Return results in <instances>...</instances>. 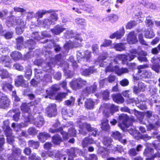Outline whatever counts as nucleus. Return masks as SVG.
I'll return each mask as SVG.
<instances>
[{
	"label": "nucleus",
	"instance_id": "9b49d317",
	"mask_svg": "<svg viewBox=\"0 0 160 160\" xmlns=\"http://www.w3.org/2000/svg\"><path fill=\"white\" fill-rule=\"evenodd\" d=\"M27 122L28 123V122L33 123L35 126L38 127H41L44 123V119L42 116H39L34 119L28 117V119Z\"/></svg>",
	"mask_w": 160,
	"mask_h": 160
},
{
	"label": "nucleus",
	"instance_id": "774afa93",
	"mask_svg": "<svg viewBox=\"0 0 160 160\" xmlns=\"http://www.w3.org/2000/svg\"><path fill=\"white\" fill-rule=\"evenodd\" d=\"M64 73L67 78H72L73 75V71H64Z\"/></svg>",
	"mask_w": 160,
	"mask_h": 160
},
{
	"label": "nucleus",
	"instance_id": "8fccbe9b",
	"mask_svg": "<svg viewBox=\"0 0 160 160\" xmlns=\"http://www.w3.org/2000/svg\"><path fill=\"white\" fill-rule=\"evenodd\" d=\"M114 48L117 51H121L125 50V47L123 44L119 43L115 44Z\"/></svg>",
	"mask_w": 160,
	"mask_h": 160
},
{
	"label": "nucleus",
	"instance_id": "c9c22d12",
	"mask_svg": "<svg viewBox=\"0 0 160 160\" xmlns=\"http://www.w3.org/2000/svg\"><path fill=\"white\" fill-rule=\"evenodd\" d=\"M118 16L114 14H111L108 15L103 19L104 21L106 22L108 21H111L112 22H114L118 20Z\"/></svg>",
	"mask_w": 160,
	"mask_h": 160
},
{
	"label": "nucleus",
	"instance_id": "4c0bfd02",
	"mask_svg": "<svg viewBox=\"0 0 160 160\" xmlns=\"http://www.w3.org/2000/svg\"><path fill=\"white\" fill-rule=\"evenodd\" d=\"M94 141L92 138L87 137L82 141V145L83 147H86L88 145L94 143Z\"/></svg>",
	"mask_w": 160,
	"mask_h": 160
},
{
	"label": "nucleus",
	"instance_id": "1a4fd4ad",
	"mask_svg": "<svg viewBox=\"0 0 160 160\" xmlns=\"http://www.w3.org/2000/svg\"><path fill=\"white\" fill-rule=\"evenodd\" d=\"M10 100L8 97L0 91V108H5L10 105Z\"/></svg>",
	"mask_w": 160,
	"mask_h": 160
},
{
	"label": "nucleus",
	"instance_id": "dca6fc26",
	"mask_svg": "<svg viewBox=\"0 0 160 160\" xmlns=\"http://www.w3.org/2000/svg\"><path fill=\"white\" fill-rule=\"evenodd\" d=\"M152 144L157 152L151 157L147 158L146 160H154L156 158H160V144L155 141L152 143Z\"/></svg>",
	"mask_w": 160,
	"mask_h": 160
},
{
	"label": "nucleus",
	"instance_id": "49530a36",
	"mask_svg": "<svg viewBox=\"0 0 160 160\" xmlns=\"http://www.w3.org/2000/svg\"><path fill=\"white\" fill-rule=\"evenodd\" d=\"M28 146L33 148L37 149L39 146V143L38 141H35L32 140L29 141L28 142Z\"/></svg>",
	"mask_w": 160,
	"mask_h": 160
},
{
	"label": "nucleus",
	"instance_id": "f704fd0d",
	"mask_svg": "<svg viewBox=\"0 0 160 160\" xmlns=\"http://www.w3.org/2000/svg\"><path fill=\"white\" fill-rule=\"evenodd\" d=\"M113 100L118 103H122L124 102V99L121 94H117L112 95Z\"/></svg>",
	"mask_w": 160,
	"mask_h": 160
},
{
	"label": "nucleus",
	"instance_id": "4468645a",
	"mask_svg": "<svg viewBox=\"0 0 160 160\" xmlns=\"http://www.w3.org/2000/svg\"><path fill=\"white\" fill-rule=\"evenodd\" d=\"M119 123L118 125L122 129H123L125 127H127V122L128 120V117L125 114H122L119 117Z\"/></svg>",
	"mask_w": 160,
	"mask_h": 160
},
{
	"label": "nucleus",
	"instance_id": "c85d7f7f",
	"mask_svg": "<svg viewBox=\"0 0 160 160\" xmlns=\"http://www.w3.org/2000/svg\"><path fill=\"white\" fill-rule=\"evenodd\" d=\"M2 62L4 66L10 67L11 66V59L8 56H2L0 58V62Z\"/></svg>",
	"mask_w": 160,
	"mask_h": 160
},
{
	"label": "nucleus",
	"instance_id": "b1692460",
	"mask_svg": "<svg viewBox=\"0 0 160 160\" xmlns=\"http://www.w3.org/2000/svg\"><path fill=\"white\" fill-rule=\"evenodd\" d=\"M144 116L147 118L148 122L149 123H151L153 121H154L158 118V116L153 114L152 112L149 111L145 112Z\"/></svg>",
	"mask_w": 160,
	"mask_h": 160
},
{
	"label": "nucleus",
	"instance_id": "338daca9",
	"mask_svg": "<svg viewBox=\"0 0 160 160\" xmlns=\"http://www.w3.org/2000/svg\"><path fill=\"white\" fill-rule=\"evenodd\" d=\"M65 36L66 38H74L75 36L72 30L68 31L65 34Z\"/></svg>",
	"mask_w": 160,
	"mask_h": 160
},
{
	"label": "nucleus",
	"instance_id": "e2e57ef3",
	"mask_svg": "<svg viewBox=\"0 0 160 160\" xmlns=\"http://www.w3.org/2000/svg\"><path fill=\"white\" fill-rule=\"evenodd\" d=\"M76 22L78 24L82 26H85L86 25L85 20L82 18H78L75 20Z\"/></svg>",
	"mask_w": 160,
	"mask_h": 160
},
{
	"label": "nucleus",
	"instance_id": "a211bd4d",
	"mask_svg": "<svg viewBox=\"0 0 160 160\" xmlns=\"http://www.w3.org/2000/svg\"><path fill=\"white\" fill-rule=\"evenodd\" d=\"M60 86L57 85H52L51 88H49L46 90V92L48 95L45 96V98H47L48 97L50 98H51V96L54 95L55 92L60 90Z\"/></svg>",
	"mask_w": 160,
	"mask_h": 160
},
{
	"label": "nucleus",
	"instance_id": "7ed1b4c3",
	"mask_svg": "<svg viewBox=\"0 0 160 160\" xmlns=\"http://www.w3.org/2000/svg\"><path fill=\"white\" fill-rule=\"evenodd\" d=\"M75 40L73 42L69 41L64 45V48L66 50H68L69 48H76L81 46V42L83 41L82 37L79 35L75 36Z\"/></svg>",
	"mask_w": 160,
	"mask_h": 160
},
{
	"label": "nucleus",
	"instance_id": "5701e85b",
	"mask_svg": "<svg viewBox=\"0 0 160 160\" xmlns=\"http://www.w3.org/2000/svg\"><path fill=\"white\" fill-rule=\"evenodd\" d=\"M65 29L66 28L63 26L58 24L55 26L53 28L51 29V31L53 34L58 35Z\"/></svg>",
	"mask_w": 160,
	"mask_h": 160
},
{
	"label": "nucleus",
	"instance_id": "2eb2a0df",
	"mask_svg": "<svg viewBox=\"0 0 160 160\" xmlns=\"http://www.w3.org/2000/svg\"><path fill=\"white\" fill-rule=\"evenodd\" d=\"M46 110L47 115L49 117L55 116L57 115L56 107L55 104H50Z\"/></svg>",
	"mask_w": 160,
	"mask_h": 160
},
{
	"label": "nucleus",
	"instance_id": "3c124183",
	"mask_svg": "<svg viewBox=\"0 0 160 160\" xmlns=\"http://www.w3.org/2000/svg\"><path fill=\"white\" fill-rule=\"evenodd\" d=\"M49 42H50V45L48 46V47L49 48H51L52 46H54L55 47L54 50L56 52H58L59 51L60 49L61 48L59 45H56L54 43V41L53 40H50L49 41Z\"/></svg>",
	"mask_w": 160,
	"mask_h": 160
},
{
	"label": "nucleus",
	"instance_id": "72a5a7b5",
	"mask_svg": "<svg viewBox=\"0 0 160 160\" xmlns=\"http://www.w3.org/2000/svg\"><path fill=\"white\" fill-rule=\"evenodd\" d=\"M50 135L47 132H43L40 133L38 137L40 141L44 142L48 138L50 137Z\"/></svg>",
	"mask_w": 160,
	"mask_h": 160
},
{
	"label": "nucleus",
	"instance_id": "4be33fe9",
	"mask_svg": "<svg viewBox=\"0 0 160 160\" xmlns=\"http://www.w3.org/2000/svg\"><path fill=\"white\" fill-rule=\"evenodd\" d=\"M62 57L60 54L57 55L55 59L51 58L49 62H47L48 66L50 68L52 67L55 66V65L61 61Z\"/></svg>",
	"mask_w": 160,
	"mask_h": 160
},
{
	"label": "nucleus",
	"instance_id": "0eeeda50",
	"mask_svg": "<svg viewBox=\"0 0 160 160\" xmlns=\"http://www.w3.org/2000/svg\"><path fill=\"white\" fill-rule=\"evenodd\" d=\"M39 102V100H36L33 103V104L32 102H31L30 103H23L22 104V105L21 107V109L22 111L26 113V115H25V117L26 118H27L28 119V117H29L28 116L29 114L31 112L30 109H31V108L33 107V106H35V104H37ZM35 106H34L33 108V109H34V111H35Z\"/></svg>",
	"mask_w": 160,
	"mask_h": 160
},
{
	"label": "nucleus",
	"instance_id": "a19ab883",
	"mask_svg": "<svg viewBox=\"0 0 160 160\" xmlns=\"http://www.w3.org/2000/svg\"><path fill=\"white\" fill-rule=\"evenodd\" d=\"M101 128L102 130L108 131L110 129V126L108 123V120L106 118L101 121Z\"/></svg>",
	"mask_w": 160,
	"mask_h": 160
},
{
	"label": "nucleus",
	"instance_id": "bf43d9fd",
	"mask_svg": "<svg viewBox=\"0 0 160 160\" xmlns=\"http://www.w3.org/2000/svg\"><path fill=\"white\" fill-rule=\"evenodd\" d=\"M132 113L134 112V114L137 116L139 120L140 121V122L143 124H145V123L143 121V118L142 117L139 115L138 112L137 111H132Z\"/></svg>",
	"mask_w": 160,
	"mask_h": 160
},
{
	"label": "nucleus",
	"instance_id": "412c9836",
	"mask_svg": "<svg viewBox=\"0 0 160 160\" xmlns=\"http://www.w3.org/2000/svg\"><path fill=\"white\" fill-rule=\"evenodd\" d=\"M49 131L50 132L52 133L60 132L62 135L63 139L64 140L67 139L70 136L68 133L66 132H64L62 130V127H60L58 129L50 128L49 129Z\"/></svg>",
	"mask_w": 160,
	"mask_h": 160
},
{
	"label": "nucleus",
	"instance_id": "e433bc0d",
	"mask_svg": "<svg viewBox=\"0 0 160 160\" xmlns=\"http://www.w3.org/2000/svg\"><path fill=\"white\" fill-rule=\"evenodd\" d=\"M27 121H26L25 123H22L21 124H18L17 125H16L15 123H13L12 124V127L13 128L14 130L18 131L22 127L27 126L28 125V123Z\"/></svg>",
	"mask_w": 160,
	"mask_h": 160
},
{
	"label": "nucleus",
	"instance_id": "09e8293b",
	"mask_svg": "<svg viewBox=\"0 0 160 160\" xmlns=\"http://www.w3.org/2000/svg\"><path fill=\"white\" fill-rule=\"evenodd\" d=\"M11 56L14 60H18L20 59L22 57L21 53L18 51H14L11 54Z\"/></svg>",
	"mask_w": 160,
	"mask_h": 160
},
{
	"label": "nucleus",
	"instance_id": "58836bf2",
	"mask_svg": "<svg viewBox=\"0 0 160 160\" xmlns=\"http://www.w3.org/2000/svg\"><path fill=\"white\" fill-rule=\"evenodd\" d=\"M150 144L147 143L145 145L147 148L145 149L143 152V154L146 157H148L149 155H151L154 152V149L149 147Z\"/></svg>",
	"mask_w": 160,
	"mask_h": 160
},
{
	"label": "nucleus",
	"instance_id": "7c9ffc66",
	"mask_svg": "<svg viewBox=\"0 0 160 160\" xmlns=\"http://www.w3.org/2000/svg\"><path fill=\"white\" fill-rule=\"evenodd\" d=\"M106 70H120L119 65L115 60L110 63L107 67Z\"/></svg>",
	"mask_w": 160,
	"mask_h": 160
},
{
	"label": "nucleus",
	"instance_id": "cd10ccee",
	"mask_svg": "<svg viewBox=\"0 0 160 160\" xmlns=\"http://www.w3.org/2000/svg\"><path fill=\"white\" fill-rule=\"evenodd\" d=\"M127 42L130 44H133L136 43L138 40L134 32H131L128 35L127 37Z\"/></svg>",
	"mask_w": 160,
	"mask_h": 160
},
{
	"label": "nucleus",
	"instance_id": "79ce46f5",
	"mask_svg": "<svg viewBox=\"0 0 160 160\" xmlns=\"http://www.w3.org/2000/svg\"><path fill=\"white\" fill-rule=\"evenodd\" d=\"M25 44V47L28 48L29 49H32L35 48V42L32 39L28 40Z\"/></svg>",
	"mask_w": 160,
	"mask_h": 160
},
{
	"label": "nucleus",
	"instance_id": "6ab92c4d",
	"mask_svg": "<svg viewBox=\"0 0 160 160\" xmlns=\"http://www.w3.org/2000/svg\"><path fill=\"white\" fill-rule=\"evenodd\" d=\"M97 89V85L94 83L93 85L88 86L83 91L82 95L83 96H87L88 94L94 92Z\"/></svg>",
	"mask_w": 160,
	"mask_h": 160
},
{
	"label": "nucleus",
	"instance_id": "69168bd1",
	"mask_svg": "<svg viewBox=\"0 0 160 160\" xmlns=\"http://www.w3.org/2000/svg\"><path fill=\"white\" fill-rule=\"evenodd\" d=\"M67 93L62 92L58 94L56 97V99L57 100L61 101L62 99L64 98L67 95Z\"/></svg>",
	"mask_w": 160,
	"mask_h": 160
},
{
	"label": "nucleus",
	"instance_id": "a18cd8bd",
	"mask_svg": "<svg viewBox=\"0 0 160 160\" xmlns=\"http://www.w3.org/2000/svg\"><path fill=\"white\" fill-rule=\"evenodd\" d=\"M52 142L56 145L59 144L62 141V139L59 135H55L52 138Z\"/></svg>",
	"mask_w": 160,
	"mask_h": 160
},
{
	"label": "nucleus",
	"instance_id": "f8f14e48",
	"mask_svg": "<svg viewBox=\"0 0 160 160\" xmlns=\"http://www.w3.org/2000/svg\"><path fill=\"white\" fill-rule=\"evenodd\" d=\"M77 59L78 62H79L80 59H83V58L86 59V61L89 62L91 57V52L88 51H85L82 52L79 51L77 53Z\"/></svg>",
	"mask_w": 160,
	"mask_h": 160
},
{
	"label": "nucleus",
	"instance_id": "ea45409f",
	"mask_svg": "<svg viewBox=\"0 0 160 160\" xmlns=\"http://www.w3.org/2000/svg\"><path fill=\"white\" fill-rule=\"evenodd\" d=\"M95 102L91 99H87L85 102V106L87 109H91L93 108Z\"/></svg>",
	"mask_w": 160,
	"mask_h": 160
},
{
	"label": "nucleus",
	"instance_id": "864d4df0",
	"mask_svg": "<svg viewBox=\"0 0 160 160\" xmlns=\"http://www.w3.org/2000/svg\"><path fill=\"white\" fill-rule=\"evenodd\" d=\"M154 35L153 31L152 30L146 31L145 33V36L147 38H152Z\"/></svg>",
	"mask_w": 160,
	"mask_h": 160
},
{
	"label": "nucleus",
	"instance_id": "6e6d98bb",
	"mask_svg": "<svg viewBox=\"0 0 160 160\" xmlns=\"http://www.w3.org/2000/svg\"><path fill=\"white\" fill-rule=\"evenodd\" d=\"M28 132L30 135H35L38 132V131L33 127L29 128L28 130Z\"/></svg>",
	"mask_w": 160,
	"mask_h": 160
},
{
	"label": "nucleus",
	"instance_id": "c03bdc74",
	"mask_svg": "<svg viewBox=\"0 0 160 160\" xmlns=\"http://www.w3.org/2000/svg\"><path fill=\"white\" fill-rule=\"evenodd\" d=\"M2 87V89L5 91H7V90L11 91L13 88V86L11 84L5 82H3Z\"/></svg>",
	"mask_w": 160,
	"mask_h": 160
},
{
	"label": "nucleus",
	"instance_id": "052dcab7",
	"mask_svg": "<svg viewBox=\"0 0 160 160\" xmlns=\"http://www.w3.org/2000/svg\"><path fill=\"white\" fill-rule=\"evenodd\" d=\"M137 23L135 21H131L127 24L126 28L127 29H130L136 25Z\"/></svg>",
	"mask_w": 160,
	"mask_h": 160
},
{
	"label": "nucleus",
	"instance_id": "20e7f679",
	"mask_svg": "<svg viewBox=\"0 0 160 160\" xmlns=\"http://www.w3.org/2000/svg\"><path fill=\"white\" fill-rule=\"evenodd\" d=\"M9 124L8 120L5 121L3 122L2 127L7 137V142L12 144L14 141V137L12 135V130L9 126Z\"/></svg>",
	"mask_w": 160,
	"mask_h": 160
},
{
	"label": "nucleus",
	"instance_id": "4d7b16f0",
	"mask_svg": "<svg viewBox=\"0 0 160 160\" xmlns=\"http://www.w3.org/2000/svg\"><path fill=\"white\" fill-rule=\"evenodd\" d=\"M144 5L147 8L152 9H155L157 8L155 4L152 3L148 2V1L145 2Z\"/></svg>",
	"mask_w": 160,
	"mask_h": 160
},
{
	"label": "nucleus",
	"instance_id": "a878e982",
	"mask_svg": "<svg viewBox=\"0 0 160 160\" xmlns=\"http://www.w3.org/2000/svg\"><path fill=\"white\" fill-rule=\"evenodd\" d=\"M112 136L114 138L118 140L123 144H125L126 143L127 140L122 138L121 133L119 132L116 131L112 132Z\"/></svg>",
	"mask_w": 160,
	"mask_h": 160
},
{
	"label": "nucleus",
	"instance_id": "13d9d810",
	"mask_svg": "<svg viewBox=\"0 0 160 160\" xmlns=\"http://www.w3.org/2000/svg\"><path fill=\"white\" fill-rule=\"evenodd\" d=\"M75 102V99L72 97H71L70 99L66 100L65 102V105L70 106L73 105Z\"/></svg>",
	"mask_w": 160,
	"mask_h": 160
},
{
	"label": "nucleus",
	"instance_id": "f257e3e1",
	"mask_svg": "<svg viewBox=\"0 0 160 160\" xmlns=\"http://www.w3.org/2000/svg\"><path fill=\"white\" fill-rule=\"evenodd\" d=\"M52 10L46 11L42 10L39 11L36 13V16L37 17L38 24V25L42 27L48 28L51 25L55 23L58 19V15L56 13H53L51 14L50 17L48 18L44 19L42 21H41L39 19L42 17L44 14L46 13L52 12Z\"/></svg>",
	"mask_w": 160,
	"mask_h": 160
},
{
	"label": "nucleus",
	"instance_id": "f3484780",
	"mask_svg": "<svg viewBox=\"0 0 160 160\" xmlns=\"http://www.w3.org/2000/svg\"><path fill=\"white\" fill-rule=\"evenodd\" d=\"M133 73V78L134 81H137L142 78L147 77L146 74L147 73L146 71H136L137 72H133V71H131Z\"/></svg>",
	"mask_w": 160,
	"mask_h": 160
},
{
	"label": "nucleus",
	"instance_id": "423d86ee",
	"mask_svg": "<svg viewBox=\"0 0 160 160\" xmlns=\"http://www.w3.org/2000/svg\"><path fill=\"white\" fill-rule=\"evenodd\" d=\"M21 152L22 150L20 149L13 146L12 153L8 157V160H27L26 157L25 156H21L20 158V159H18Z\"/></svg>",
	"mask_w": 160,
	"mask_h": 160
},
{
	"label": "nucleus",
	"instance_id": "ddd939ff",
	"mask_svg": "<svg viewBox=\"0 0 160 160\" xmlns=\"http://www.w3.org/2000/svg\"><path fill=\"white\" fill-rule=\"evenodd\" d=\"M102 149V150L101 151V154L103 157L107 156L109 152H112L113 151L118 150L117 147L114 146L112 144L105 148L101 147L99 148L100 151H101Z\"/></svg>",
	"mask_w": 160,
	"mask_h": 160
},
{
	"label": "nucleus",
	"instance_id": "2f4dec72",
	"mask_svg": "<svg viewBox=\"0 0 160 160\" xmlns=\"http://www.w3.org/2000/svg\"><path fill=\"white\" fill-rule=\"evenodd\" d=\"M107 53H105L104 55H102L100 56L98 59V62L99 63V66L100 67H104L107 64L106 62H104L107 57Z\"/></svg>",
	"mask_w": 160,
	"mask_h": 160
},
{
	"label": "nucleus",
	"instance_id": "680f3d73",
	"mask_svg": "<svg viewBox=\"0 0 160 160\" xmlns=\"http://www.w3.org/2000/svg\"><path fill=\"white\" fill-rule=\"evenodd\" d=\"M0 76L2 78H8L9 75L7 71H0Z\"/></svg>",
	"mask_w": 160,
	"mask_h": 160
},
{
	"label": "nucleus",
	"instance_id": "37998d69",
	"mask_svg": "<svg viewBox=\"0 0 160 160\" xmlns=\"http://www.w3.org/2000/svg\"><path fill=\"white\" fill-rule=\"evenodd\" d=\"M17 48L18 49H20L23 46V39L22 37H19L16 38Z\"/></svg>",
	"mask_w": 160,
	"mask_h": 160
},
{
	"label": "nucleus",
	"instance_id": "c756f323",
	"mask_svg": "<svg viewBox=\"0 0 160 160\" xmlns=\"http://www.w3.org/2000/svg\"><path fill=\"white\" fill-rule=\"evenodd\" d=\"M12 113H14L13 115V119L15 121H18L19 119V116L20 113L19 110L17 109H13L12 110L9 111L8 112V115L9 116H12Z\"/></svg>",
	"mask_w": 160,
	"mask_h": 160
},
{
	"label": "nucleus",
	"instance_id": "39448f33",
	"mask_svg": "<svg viewBox=\"0 0 160 160\" xmlns=\"http://www.w3.org/2000/svg\"><path fill=\"white\" fill-rule=\"evenodd\" d=\"M86 81L81 78L74 79L70 82V86L73 90H77L81 88L85 85Z\"/></svg>",
	"mask_w": 160,
	"mask_h": 160
},
{
	"label": "nucleus",
	"instance_id": "473e14b6",
	"mask_svg": "<svg viewBox=\"0 0 160 160\" xmlns=\"http://www.w3.org/2000/svg\"><path fill=\"white\" fill-rule=\"evenodd\" d=\"M79 150L77 148H72L68 150L69 156L68 160H73V158L76 157V153H77Z\"/></svg>",
	"mask_w": 160,
	"mask_h": 160
},
{
	"label": "nucleus",
	"instance_id": "6e6552de",
	"mask_svg": "<svg viewBox=\"0 0 160 160\" xmlns=\"http://www.w3.org/2000/svg\"><path fill=\"white\" fill-rule=\"evenodd\" d=\"M141 96H139L137 99V101L135 100L133 98H128L127 101L129 103L135 102L136 106L142 110L146 109L147 108L145 105V102L141 100Z\"/></svg>",
	"mask_w": 160,
	"mask_h": 160
},
{
	"label": "nucleus",
	"instance_id": "393cba45",
	"mask_svg": "<svg viewBox=\"0 0 160 160\" xmlns=\"http://www.w3.org/2000/svg\"><path fill=\"white\" fill-rule=\"evenodd\" d=\"M15 84L17 87L22 86L26 87L28 86V82L23 79V77L22 76H20L17 77L15 81Z\"/></svg>",
	"mask_w": 160,
	"mask_h": 160
},
{
	"label": "nucleus",
	"instance_id": "0e129e2a",
	"mask_svg": "<svg viewBox=\"0 0 160 160\" xmlns=\"http://www.w3.org/2000/svg\"><path fill=\"white\" fill-rule=\"evenodd\" d=\"M151 18V17H148L146 18L145 22L146 25L148 27L152 26L153 23V22Z\"/></svg>",
	"mask_w": 160,
	"mask_h": 160
},
{
	"label": "nucleus",
	"instance_id": "f03ea898",
	"mask_svg": "<svg viewBox=\"0 0 160 160\" xmlns=\"http://www.w3.org/2000/svg\"><path fill=\"white\" fill-rule=\"evenodd\" d=\"M77 124L79 127L80 132L82 134H85L88 132H90L92 135L96 136L98 134V131L96 128H94L91 127L90 124L87 123H82L81 120H78Z\"/></svg>",
	"mask_w": 160,
	"mask_h": 160
},
{
	"label": "nucleus",
	"instance_id": "9d476101",
	"mask_svg": "<svg viewBox=\"0 0 160 160\" xmlns=\"http://www.w3.org/2000/svg\"><path fill=\"white\" fill-rule=\"evenodd\" d=\"M16 20V24L18 26L16 28V32L18 34H21L23 32V29L25 28L26 22L23 19H20V18H18Z\"/></svg>",
	"mask_w": 160,
	"mask_h": 160
},
{
	"label": "nucleus",
	"instance_id": "5fc2aeb1",
	"mask_svg": "<svg viewBox=\"0 0 160 160\" xmlns=\"http://www.w3.org/2000/svg\"><path fill=\"white\" fill-rule=\"evenodd\" d=\"M112 142V140L110 138L106 137L104 138L103 142L105 145L108 147L111 144Z\"/></svg>",
	"mask_w": 160,
	"mask_h": 160
},
{
	"label": "nucleus",
	"instance_id": "aec40b11",
	"mask_svg": "<svg viewBox=\"0 0 160 160\" xmlns=\"http://www.w3.org/2000/svg\"><path fill=\"white\" fill-rule=\"evenodd\" d=\"M151 61L152 63V69L153 70H158L160 69V56L152 58Z\"/></svg>",
	"mask_w": 160,
	"mask_h": 160
},
{
	"label": "nucleus",
	"instance_id": "603ef678",
	"mask_svg": "<svg viewBox=\"0 0 160 160\" xmlns=\"http://www.w3.org/2000/svg\"><path fill=\"white\" fill-rule=\"evenodd\" d=\"M117 58L118 59L121 60L122 63L123 64H126L127 63V61L128 60V56L124 54L119 55Z\"/></svg>",
	"mask_w": 160,
	"mask_h": 160
},
{
	"label": "nucleus",
	"instance_id": "de8ad7c7",
	"mask_svg": "<svg viewBox=\"0 0 160 160\" xmlns=\"http://www.w3.org/2000/svg\"><path fill=\"white\" fill-rule=\"evenodd\" d=\"M18 18H19V17H17L16 18L14 17L13 16H11L8 20L7 21V25L8 27H10L12 26L13 24L15 22V23H16V19H17Z\"/></svg>",
	"mask_w": 160,
	"mask_h": 160
},
{
	"label": "nucleus",
	"instance_id": "bb28decb",
	"mask_svg": "<svg viewBox=\"0 0 160 160\" xmlns=\"http://www.w3.org/2000/svg\"><path fill=\"white\" fill-rule=\"evenodd\" d=\"M125 33L124 28L122 27L118 31L112 34L109 36L111 39H113L116 38L117 39H120L124 34Z\"/></svg>",
	"mask_w": 160,
	"mask_h": 160
}]
</instances>
